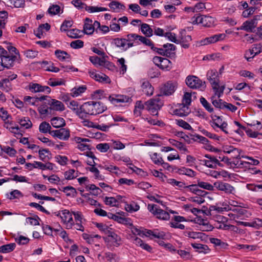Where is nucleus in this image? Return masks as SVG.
Segmentation results:
<instances>
[{
  "instance_id": "1",
  "label": "nucleus",
  "mask_w": 262,
  "mask_h": 262,
  "mask_svg": "<svg viewBox=\"0 0 262 262\" xmlns=\"http://www.w3.org/2000/svg\"><path fill=\"white\" fill-rule=\"evenodd\" d=\"M207 78L212 85V89L215 92V95L219 98L223 95L225 86L219 85V77L217 72L216 70H210L207 73Z\"/></svg>"
},
{
  "instance_id": "2",
  "label": "nucleus",
  "mask_w": 262,
  "mask_h": 262,
  "mask_svg": "<svg viewBox=\"0 0 262 262\" xmlns=\"http://www.w3.org/2000/svg\"><path fill=\"white\" fill-rule=\"evenodd\" d=\"M69 107L74 111V113L77 115L83 114L84 115H94V112L91 113V105L90 102H87L83 103L81 105H79L77 102L72 100L70 103Z\"/></svg>"
},
{
  "instance_id": "3",
  "label": "nucleus",
  "mask_w": 262,
  "mask_h": 262,
  "mask_svg": "<svg viewBox=\"0 0 262 262\" xmlns=\"http://www.w3.org/2000/svg\"><path fill=\"white\" fill-rule=\"evenodd\" d=\"M4 122V127L9 129L17 138L21 136L18 125L13 120L12 116H0Z\"/></svg>"
},
{
  "instance_id": "4",
  "label": "nucleus",
  "mask_w": 262,
  "mask_h": 262,
  "mask_svg": "<svg viewBox=\"0 0 262 262\" xmlns=\"http://www.w3.org/2000/svg\"><path fill=\"white\" fill-rule=\"evenodd\" d=\"M162 98V96L159 95L146 101L145 103V109L151 111L152 113H155L160 110L163 105V100Z\"/></svg>"
},
{
  "instance_id": "5",
  "label": "nucleus",
  "mask_w": 262,
  "mask_h": 262,
  "mask_svg": "<svg viewBox=\"0 0 262 262\" xmlns=\"http://www.w3.org/2000/svg\"><path fill=\"white\" fill-rule=\"evenodd\" d=\"M186 83L191 89L204 90L206 88L205 82H203L195 76H188L186 79Z\"/></svg>"
},
{
  "instance_id": "6",
  "label": "nucleus",
  "mask_w": 262,
  "mask_h": 262,
  "mask_svg": "<svg viewBox=\"0 0 262 262\" xmlns=\"http://www.w3.org/2000/svg\"><path fill=\"white\" fill-rule=\"evenodd\" d=\"M211 126L215 129L216 128H220L226 134H232V132L229 133L227 130V123L223 121L222 119L219 116H213L212 117V120L210 121Z\"/></svg>"
},
{
  "instance_id": "7",
  "label": "nucleus",
  "mask_w": 262,
  "mask_h": 262,
  "mask_svg": "<svg viewBox=\"0 0 262 262\" xmlns=\"http://www.w3.org/2000/svg\"><path fill=\"white\" fill-rule=\"evenodd\" d=\"M226 36L224 33L217 34L211 36L206 37L197 42V45L200 46H205L211 43H214L217 41L224 40Z\"/></svg>"
},
{
  "instance_id": "8",
  "label": "nucleus",
  "mask_w": 262,
  "mask_h": 262,
  "mask_svg": "<svg viewBox=\"0 0 262 262\" xmlns=\"http://www.w3.org/2000/svg\"><path fill=\"white\" fill-rule=\"evenodd\" d=\"M204 157L208 159L201 160V162L206 166L211 168H215L217 166H223L222 164L219 162L217 157L209 154H206Z\"/></svg>"
},
{
  "instance_id": "9",
  "label": "nucleus",
  "mask_w": 262,
  "mask_h": 262,
  "mask_svg": "<svg viewBox=\"0 0 262 262\" xmlns=\"http://www.w3.org/2000/svg\"><path fill=\"white\" fill-rule=\"evenodd\" d=\"M242 157L243 158L247 159L250 161L246 162L242 160H236L235 162H234V165L236 167H238L239 168H248L250 166V165H257L259 163V162L258 160L254 159L252 157L246 156H242Z\"/></svg>"
},
{
  "instance_id": "10",
  "label": "nucleus",
  "mask_w": 262,
  "mask_h": 262,
  "mask_svg": "<svg viewBox=\"0 0 262 262\" xmlns=\"http://www.w3.org/2000/svg\"><path fill=\"white\" fill-rule=\"evenodd\" d=\"M61 220L67 229H71L74 225L72 214L68 210L64 209L61 211Z\"/></svg>"
},
{
  "instance_id": "11",
  "label": "nucleus",
  "mask_w": 262,
  "mask_h": 262,
  "mask_svg": "<svg viewBox=\"0 0 262 262\" xmlns=\"http://www.w3.org/2000/svg\"><path fill=\"white\" fill-rule=\"evenodd\" d=\"M214 186L219 190L224 191L226 194H234L235 190L230 184L222 181H217Z\"/></svg>"
},
{
  "instance_id": "12",
  "label": "nucleus",
  "mask_w": 262,
  "mask_h": 262,
  "mask_svg": "<svg viewBox=\"0 0 262 262\" xmlns=\"http://www.w3.org/2000/svg\"><path fill=\"white\" fill-rule=\"evenodd\" d=\"M89 74L92 78L99 82L110 83L111 82L110 78L107 75L102 73H98L95 70H90Z\"/></svg>"
},
{
  "instance_id": "13",
  "label": "nucleus",
  "mask_w": 262,
  "mask_h": 262,
  "mask_svg": "<svg viewBox=\"0 0 262 262\" xmlns=\"http://www.w3.org/2000/svg\"><path fill=\"white\" fill-rule=\"evenodd\" d=\"M50 134L53 137L64 141L68 140L70 136V130L64 128L52 130L50 133Z\"/></svg>"
},
{
  "instance_id": "14",
  "label": "nucleus",
  "mask_w": 262,
  "mask_h": 262,
  "mask_svg": "<svg viewBox=\"0 0 262 262\" xmlns=\"http://www.w3.org/2000/svg\"><path fill=\"white\" fill-rule=\"evenodd\" d=\"M29 90L33 93L46 92L47 94L51 93V90L48 86L41 85L37 83H30L28 85Z\"/></svg>"
},
{
  "instance_id": "15",
  "label": "nucleus",
  "mask_w": 262,
  "mask_h": 262,
  "mask_svg": "<svg viewBox=\"0 0 262 262\" xmlns=\"http://www.w3.org/2000/svg\"><path fill=\"white\" fill-rule=\"evenodd\" d=\"M261 52V46L260 45H254L252 49L246 51L244 57L248 61H250L252 58Z\"/></svg>"
},
{
  "instance_id": "16",
  "label": "nucleus",
  "mask_w": 262,
  "mask_h": 262,
  "mask_svg": "<svg viewBox=\"0 0 262 262\" xmlns=\"http://www.w3.org/2000/svg\"><path fill=\"white\" fill-rule=\"evenodd\" d=\"M80 119L83 123V125L88 126V127H93L98 129L101 130L103 132H107L110 127L112 126V125H105V124H97L95 125H93V123L91 121H90L88 120H86L84 118V117H86V116H79Z\"/></svg>"
},
{
  "instance_id": "17",
  "label": "nucleus",
  "mask_w": 262,
  "mask_h": 262,
  "mask_svg": "<svg viewBox=\"0 0 262 262\" xmlns=\"http://www.w3.org/2000/svg\"><path fill=\"white\" fill-rule=\"evenodd\" d=\"M211 19V17L197 15L194 16L191 18V22L193 24H201L205 27H208L210 25V21L209 19Z\"/></svg>"
},
{
  "instance_id": "18",
  "label": "nucleus",
  "mask_w": 262,
  "mask_h": 262,
  "mask_svg": "<svg viewBox=\"0 0 262 262\" xmlns=\"http://www.w3.org/2000/svg\"><path fill=\"white\" fill-rule=\"evenodd\" d=\"M50 111H54L56 112H62L65 110V106L63 103L56 99H52L48 101V104Z\"/></svg>"
},
{
  "instance_id": "19",
  "label": "nucleus",
  "mask_w": 262,
  "mask_h": 262,
  "mask_svg": "<svg viewBox=\"0 0 262 262\" xmlns=\"http://www.w3.org/2000/svg\"><path fill=\"white\" fill-rule=\"evenodd\" d=\"M16 57L15 56H9L5 55L1 58V63L4 68V70L6 69H10L14 65V62L16 60Z\"/></svg>"
},
{
  "instance_id": "20",
  "label": "nucleus",
  "mask_w": 262,
  "mask_h": 262,
  "mask_svg": "<svg viewBox=\"0 0 262 262\" xmlns=\"http://www.w3.org/2000/svg\"><path fill=\"white\" fill-rule=\"evenodd\" d=\"M176 84L171 82L164 84L161 88V93L162 95L169 96L174 93L176 90Z\"/></svg>"
},
{
  "instance_id": "21",
  "label": "nucleus",
  "mask_w": 262,
  "mask_h": 262,
  "mask_svg": "<svg viewBox=\"0 0 262 262\" xmlns=\"http://www.w3.org/2000/svg\"><path fill=\"white\" fill-rule=\"evenodd\" d=\"M129 98L126 96L121 95H115L110 96L108 97L109 101L113 104L117 105L121 103L128 102L129 101Z\"/></svg>"
},
{
  "instance_id": "22",
  "label": "nucleus",
  "mask_w": 262,
  "mask_h": 262,
  "mask_svg": "<svg viewBox=\"0 0 262 262\" xmlns=\"http://www.w3.org/2000/svg\"><path fill=\"white\" fill-rule=\"evenodd\" d=\"M93 21L89 18H86L83 26V31L85 34L91 35L93 33L94 30L96 31V27L95 26V21L93 24Z\"/></svg>"
},
{
  "instance_id": "23",
  "label": "nucleus",
  "mask_w": 262,
  "mask_h": 262,
  "mask_svg": "<svg viewBox=\"0 0 262 262\" xmlns=\"http://www.w3.org/2000/svg\"><path fill=\"white\" fill-rule=\"evenodd\" d=\"M187 189L191 192L198 196L204 198L208 193L205 191L199 189L196 184H192L186 186Z\"/></svg>"
},
{
  "instance_id": "24",
  "label": "nucleus",
  "mask_w": 262,
  "mask_h": 262,
  "mask_svg": "<svg viewBox=\"0 0 262 262\" xmlns=\"http://www.w3.org/2000/svg\"><path fill=\"white\" fill-rule=\"evenodd\" d=\"M92 107L91 108V111L94 109L95 110V115H99L103 113L106 110L107 107L101 102H90Z\"/></svg>"
},
{
  "instance_id": "25",
  "label": "nucleus",
  "mask_w": 262,
  "mask_h": 262,
  "mask_svg": "<svg viewBox=\"0 0 262 262\" xmlns=\"http://www.w3.org/2000/svg\"><path fill=\"white\" fill-rule=\"evenodd\" d=\"M218 219L221 221H218L215 223L214 226L215 228L219 229H222L225 230H228L231 227H233L232 225H227L225 223L227 221V218L223 216H219Z\"/></svg>"
},
{
  "instance_id": "26",
  "label": "nucleus",
  "mask_w": 262,
  "mask_h": 262,
  "mask_svg": "<svg viewBox=\"0 0 262 262\" xmlns=\"http://www.w3.org/2000/svg\"><path fill=\"white\" fill-rule=\"evenodd\" d=\"M257 25L254 23V20H247L244 22L242 25L236 28L237 30H243L247 32H252Z\"/></svg>"
},
{
  "instance_id": "27",
  "label": "nucleus",
  "mask_w": 262,
  "mask_h": 262,
  "mask_svg": "<svg viewBox=\"0 0 262 262\" xmlns=\"http://www.w3.org/2000/svg\"><path fill=\"white\" fill-rule=\"evenodd\" d=\"M239 224L245 227H251L258 229L262 227V219L256 218L251 222H240Z\"/></svg>"
},
{
  "instance_id": "28",
  "label": "nucleus",
  "mask_w": 262,
  "mask_h": 262,
  "mask_svg": "<svg viewBox=\"0 0 262 262\" xmlns=\"http://www.w3.org/2000/svg\"><path fill=\"white\" fill-rule=\"evenodd\" d=\"M143 235L146 236H152L155 238L163 239L165 236L164 232H158V230L152 231L151 230L145 229L143 231Z\"/></svg>"
},
{
  "instance_id": "29",
  "label": "nucleus",
  "mask_w": 262,
  "mask_h": 262,
  "mask_svg": "<svg viewBox=\"0 0 262 262\" xmlns=\"http://www.w3.org/2000/svg\"><path fill=\"white\" fill-rule=\"evenodd\" d=\"M59 190L64 192L68 196L74 198L77 195V191L75 188L72 186L63 187L60 188Z\"/></svg>"
},
{
  "instance_id": "30",
  "label": "nucleus",
  "mask_w": 262,
  "mask_h": 262,
  "mask_svg": "<svg viewBox=\"0 0 262 262\" xmlns=\"http://www.w3.org/2000/svg\"><path fill=\"white\" fill-rule=\"evenodd\" d=\"M142 90L143 92L147 96L152 95L154 92V88L150 83L147 81H144L142 84Z\"/></svg>"
},
{
  "instance_id": "31",
  "label": "nucleus",
  "mask_w": 262,
  "mask_h": 262,
  "mask_svg": "<svg viewBox=\"0 0 262 262\" xmlns=\"http://www.w3.org/2000/svg\"><path fill=\"white\" fill-rule=\"evenodd\" d=\"M164 48L165 56L172 57L175 55L176 46L171 43H167L163 45Z\"/></svg>"
},
{
  "instance_id": "32",
  "label": "nucleus",
  "mask_w": 262,
  "mask_h": 262,
  "mask_svg": "<svg viewBox=\"0 0 262 262\" xmlns=\"http://www.w3.org/2000/svg\"><path fill=\"white\" fill-rule=\"evenodd\" d=\"M51 123L52 126L55 128L61 127L66 124L64 120L62 118L58 116L51 119Z\"/></svg>"
},
{
  "instance_id": "33",
  "label": "nucleus",
  "mask_w": 262,
  "mask_h": 262,
  "mask_svg": "<svg viewBox=\"0 0 262 262\" xmlns=\"http://www.w3.org/2000/svg\"><path fill=\"white\" fill-rule=\"evenodd\" d=\"M86 90V87L85 85L74 87L71 90V95L73 97H77L83 93Z\"/></svg>"
},
{
  "instance_id": "34",
  "label": "nucleus",
  "mask_w": 262,
  "mask_h": 262,
  "mask_svg": "<svg viewBox=\"0 0 262 262\" xmlns=\"http://www.w3.org/2000/svg\"><path fill=\"white\" fill-rule=\"evenodd\" d=\"M40 160L42 161H47L50 159L51 153L48 149H39L38 150Z\"/></svg>"
},
{
  "instance_id": "35",
  "label": "nucleus",
  "mask_w": 262,
  "mask_h": 262,
  "mask_svg": "<svg viewBox=\"0 0 262 262\" xmlns=\"http://www.w3.org/2000/svg\"><path fill=\"white\" fill-rule=\"evenodd\" d=\"M174 113V115H188L190 111L187 105L183 103L179 105V108H176Z\"/></svg>"
},
{
  "instance_id": "36",
  "label": "nucleus",
  "mask_w": 262,
  "mask_h": 262,
  "mask_svg": "<svg viewBox=\"0 0 262 262\" xmlns=\"http://www.w3.org/2000/svg\"><path fill=\"white\" fill-rule=\"evenodd\" d=\"M191 245L199 253H207L209 250L208 247L206 245L194 243H192Z\"/></svg>"
},
{
  "instance_id": "37",
  "label": "nucleus",
  "mask_w": 262,
  "mask_h": 262,
  "mask_svg": "<svg viewBox=\"0 0 262 262\" xmlns=\"http://www.w3.org/2000/svg\"><path fill=\"white\" fill-rule=\"evenodd\" d=\"M45 167L44 164L41 162L34 161L33 163H27L25 164V168L28 169L30 170H32L34 168H39L41 170H43Z\"/></svg>"
},
{
  "instance_id": "38",
  "label": "nucleus",
  "mask_w": 262,
  "mask_h": 262,
  "mask_svg": "<svg viewBox=\"0 0 262 262\" xmlns=\"http://www.w3.org/2000/svg\"><path fill=\"white\" fill-rule=\"evenodd\" d=\"M141 31L147 37L153 35V30L147 24L143 23L141 25Z\"/></svg>"
},
{
  "instance_id": "39",
  "label": "nucleus",
  "mask_w": 262,
  "mask_h": 262,
  "mask_svg": "<svg viewBox=\"0 0 262 262\" xmlns=\"http://www.w3.org/2000/svg\"><path fill=\"white\" fill-rule=\"evenodd\" d=\"M13 104L18 108L21 110L22 113H28V107L24 104V103L18 98H13L12 99Z\"/></svg>"
},
{
  "instance_id": "40",
  "label": "nucleus",
  "mask_w": 262,
  "mask_h": 262,
  "mask_svg": "<svg viewBox=\"0 0 262 262\" xmlns=\"http://www.w3.org/2000/svg\"><path fill=\"white\" fill-rule=\"evenodd\" d=\"M126 40L125 38H116L113 39V43L117 48L124 50L126 46Z\"/></svg>"
},
{
  "instance_id": "41",
  "label": "nucleus",
  "mask_w": 262,
  "mask_h": 262,
  "mask_svg": "<svg viewBox=\"0 0 262 262\" xmlns=\"http://www.w3.org/2000/svg\"><path fill=\"white\" fill-rule=\"evenodd\" d=\"M63 174L66 180H71L78 176V171H76L73 169H70L66 171Z\"/></svg>"
},
{
  "instance_id": "42",
  "label": "nucleus",
  "mask_w": 262,
  "mask_h": 262,
  "mask_svg": "<svg viewBox=\"0 0 262 262\" xmlns=\"http://www.w3.org/2000/svg\"><path fill=\"white\" fill-rule=\"evenodd\" d=\"M126 211L129 212L137 211L140 209V206L135 202H132L130 203H126L125 205Z\"/></svg>"
},
{
  "instance_id": "43",
  "label": "nucleus",
  "mask_w": 262,
  "mask_h": 262,
  "mask_svg": "<svg viewBox=\"0 0 262 262\" xmlns=\"http://www.w3.org/2000/svg\"><path fill=\"white\" fill-rule=\"evenodd\" d=\"M169 142L171 145H172L173 146H174L176 147H177L179 150L185 151V152L188 151L187 148L186 147V146L184 145V144L183 143L173 139H169Z\"/></svg>"
},
{
  "instance_id": "44",
  "label": "nucleus",
  "mask_w": 262,
  "mask_h": 262,
  "mask_svg": "<svg viewBox=\"0 0 262 262\" xmlns=\"http://www.w3.org/2000/svg\"><path fill=\"white\" fill-rule=\"evenodd\" d=\"M16 247L15 243H10L0 247V252L7 253L13 251Z\"/></svg>"
},
{
  "instance_id": "45",
  "label": "nucleus",
  "mask_w": 262,
  "mask_h": 262,
  "mask_svg": "<svg viewBox=\"0 0 262 262\" xmlns=\"http://www.w3.org/2000/svg\"><path fill=\"white\" fill-rule=\"evenodd\" d=\"M155 216H156L158 219L163 220H168L170 219L169 214L160 207L158 209V211H157Z\"/></svg>"
},
{
  "instance_id": "46",
  "label": "nucleus",
  "mask_w": 262,
  "mask_h": 262,
  "mask_svg": "<svg viewBox=\"0 0 262 262\" xmlns=\"http://www.w3.org/2000/svg\"><path fill=\"white\" fill-rule=\"evenodd\" d=\"M18 120L20 126L25 129L30 128L32 126V123L28 117H24V118L18 119Z\"/></svg>"
},
{
  "instance_id": "47",
  "label": "nucleus",
  "mask_w": 262,
  "mask_h": 262,
  "mask_svg": "<svg viewBox=\"0 0 262 262\" xmlns=\"http://www.w3.org/2000/svg\"><path fill=\"white\" fill-rule=\"evenodd\" d=\"M6 196L7 199L10 200H14L23 197V194L19 190L15 189L11 191L10 193H6Z\"/></svg>"
},
{
  "instance_id": "48",
  "label": "nucleus",
  "mask_w": 262,
  "mask_h": 262,
  "mask_svg": "<svg viewBox=\"0 0 262 262\" xmlns=\"http://www.w3.org/2000/svg\"><path fill=\"white\" fill-rule=\"evenodd\" d=\"M42 230L45 234L51 236H52L53 232H54L55 235H57L60 231V229H54L49 225L43 226L42 227Z\"/></svg>"
},
{
  "instance_id": "49",
  "label": "nucleus",
  "mask_w": 262,
  "mask_h": 262,
  "mask_svg": "<svg viewBox=\"0 0 262 262\" xmlns=\"http://www.w3.org/2000/svg\"><path fill=\"white\" fill-rule=\"evenodd\" d=\"M167 182L168 184H171L173 186H177L179 189H182V188L187 189V187H186L187 186H185V183L183 182L178 181L174 179H167Z\"/></svg>"
},
{
  "instance_id": "50",
  "label": "nucleus",
  "mask_w": 262,
  "mask_h": 262,
  "mask_svg": "<svg viewBox=\"0 0 262 262\" xmlns=\"http://www.w3.org/2000/svg\"><path fill=\"white\" fill-rule=\"evenodd\" d=\"M94 225L101 232L108 234L112 229L108 226L102 223H94Z\"/></svg>"
},
{
  "instance_id": "51",
  "label": "nucleus",
  "mask_w": 262,
  "mask_h": 262,
  "mask_svg": "<svg viewBox=\"0 0 262 262\" xmlns=\"http://www.w3.org/2000/svg\"><path fill=\"white\" fill-rule=\"evenodd\" d=\"M51 126L50 124L46 121L41 122L39 126V130L40 133L43 134H46L50 133L51 131Z\"/></svg>"
},
{
  "instance_id": "52",
  "label": "nucleus",
  "mask_w": 262,
  "mask_h": 262,
  "mask_svg": "<svg viewBox=\"0 0 262 262\" xmlns=\"http://www.w3.org/2000/svg\"><path fill=\"white\" fill-rule=\"evenodd\" d=\"M55 54L56 55L57 58L61 61L69 59L70 58V55L63 51L57 50L55 51Z\"/></svg>"
},
{
  "instance_id": "53",
  "label": "nucleus",
  "mask_w": 262,
  "mask_h": 262,
  "mask_svg": "<svg viewBox=\"0 0 262 262\" xmlns=\"http://www.w3.org/2000/svg\"><path fill=\"white\" fill-rule=\"evenodd\" d=\"M99 167L109 171L111 173H115L117 176H119L120 173V171L119 170V167L113 165H105L103 166H99Z\"/></svg>"
},
{
  "instance_id": "54",
  "label": "nucleus",
  "mask_w": 262,
  "mask_h": 262,
  "mask_svg": "<svg viewBox=\"0 0 262 262\" xmlns=\"http://www.w3.org/2000/svg\"><path fill=\"white\" fill-rule=\"evenodd\" d=\"M210 211H215L219 213H222L224 211H227L231 210V208L229 205H226L224 207H220L217 205H212L210 207Z\"/></svg>"
},
{
  "instance_id": "55",
  "label": "nucleus",
  "mask_w": 262,
  "mask_h": 262,
  "mask_svg": "<svg viewBox=\"0 0 262 262\" xmlns=\"http://www.w3.org/2000/svg\"><path fill=\"white\" fill-rule=\"evenodd\" d=\"M179 172L181 174H185L190 177H193L195 176V172L193 170L184 167L179 168Z\"/></svg>"
},
{
  "instance_id": "56",
  "label": "nucleus",
  "mask_w": 262,
  "mask_h": 262,
  "mask_svg": "<svg viewBox=\"0 0 262 262\" xmlns=\"http://www.w3.org/2000/svg\"><path fill=\"white\" fill-rule=\"evenodd\" d=\"M102 258L109 262H117L118 258L116 254L110 252L105 253Z\"/></svg>"
},
{
  "instance_id": "57",
  "label": "nucleus",
  "mask_w": 262,
  "mask_h": 262,
  "mask_svg": "<svg viewBox=\"0 0 262 262\" xmlns=\"http://www.w3.org/2000/svg\"><path fill=\"white\" fill-rule=\"evenodd\" d=\"M0 87L1 88L6 91L9 92L12 89V86L9 79H4L0 81Z\"/></svg>"
},
{
  "instance_id": "58",
  "label": "nucleus",
  "mask_w": 262,
  "mask_h": 262,
  "mask_svg": "<svg viewBox=\"0 0 262 262\" xmlns=\"http://www.w3.org/2000/svg\"><path fill=\"white\" fill-rule=\"evenodd\" d=\"M95 26L96 27V32L101 31L103 34H106L110 31L109 27L105 25H101L100 23L97 21H95Z\"/></svg>"
},
{
  "instance_id": "59",
  "label": "nucleus",
  "mask_w": 262,
  "mask_h": 262,
  "mask_svg": "<svg viewBox=\"0 0 262 262\" xmlns=\"http://www.w3.org/2000/svg\"><path fill=\"white\" fill-rule=\"evenodd\" d=\"M104 57L100 58L96 56H90L89 58L90 61L96 67L102 66Z\"/></svg>"
},
{
  "instance_id": "60",
  "label": "nucleus",
  "mask_w": 262,
  "mask_h": 262,
  "mask_svg": "<svg viewBox=\"0 0 262 262\" xmlns=\"http://www.w3.org/2000/svg\"><path fill=\"white\" fill-rule=\"evenodd\" d=\"M180 34V41L179 42H189L191 40V36L186 35V32L185 30H181Z\"/></svg>"
},
{
  "instance_id": "61",
  "label": "nucleus",
  "mask_w": 262,
  "mask_h": 262,
  "mask_svg": "<svg viewBox=\"0 0 262 262\" xmlns=\"http://www.w3.org/2000/svg\"><path fill=\"white\" fill-rule=\"evenodd\" d=\"M108 235V236L111 237L112 242L114 243L115 246H118L120 245L121 238L117 234L114 232L110 231Z\"/></svg>"
},
{
  "instance_id": "62",
  "label": "nucleus",
  "mask_w": 262,
  "mask_h": 262,
  "mask_svg": "<svg viewBox=\"0 0 262 262\" xmlns=\"http://www.w3.org/2000/svg\"><path fill=\"white\" fill-rule=\"evenodd\" d=\"M159 245L161 246L164 247L165 249L168 250L170 252L173 253L176 252L177 250L173 245L170 243H165L162 240H159L158 242Z\"/></svg>"
},
{
  "instance_id": "63",
  "label": "nucleus",
  "mask_w": 262,
  "mask_h": 262,
  "mask_svg": "<svg viewBox=\"0 0 262 262\" xmlns=\"http://www.w3.org/2000/svg\"><path fill=\"white\" fill-rule=\"evenodd\" d=\"M229 154L230 155V157L232 161L241 160V158H242V156H241L240 150L236 148H234Z\"/></svg>"
},
{
  "instance_id": "64",
  "label": "nucleus",
  "mask_w": 262,
  "mask_h": 262,
  "mask_svg": "<svg viewBox=\"0 0 262 262\" xmlns=\"http://www.w3.org/2000/svg\"><path fill=\"white\" fill-rule=\"evenodd\" d=\"M81 32L78 29H72L67 33V35L72 38H79L81 36Z\"/></svg>"
}]
</instances>
